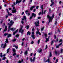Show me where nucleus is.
<instances>
[{
  "mask_svg": "<svg viewBox=\"0 0 63 63\" xmlns=\"http://www.w3.org/2000/svg\"><path fill=\"white\" fill-rule=\"evenodd\" d=\"M36 53H35L34 54V57L32 59L31 58H30V61L31 62H34V61H35V56H36Z\"/></svg>",
  "mask_w": 63,
  "mask_h": 63,
  "instance_id": "1",
  "label": "nucleus"
},
{
  "mask_svg": "<svg viewBox=\"0 0 63 63\" xmlns=\"http://www.w3.org/2000/svg\"><path fill=\"white\" fill-rule=\"evenodd\" d=\"M47 17L49 19V22H50V21L52 20V19H53L52 18V17H50L49 15H47Z\"/></svg>",
  "mask_w": 63,
  "mask_h": 63,
  "instance_id": "2",
  "label": "nucleus"
},
{
  "mask_svg": "<svg viewBox=\"0 0 63 63\" xmlns=\"http://www.w3.org/2000/svg\"><path fill=\"white\" fill-rule=\"evenodd\" d=\"M10 23H11V24L10 25L8 29H10V28H11V26L14 23V22L13 21V20H11V21Z\"/></svg>",
  "mask_w": 63,
  "mask_h": 63,
  "instance_id": "3",
  "label": "nucleus"
},
{
  "mask_svg": "<svg viewBox=\"0 0 63 63\" xmlns=\"http://www.w3.org/2000/svg\"><path fill=\"white\" fill-rule=\"evenodd\" d=\"M36 16V14H34V13H32V16L30 17V19H31L32 18V17H33V16L34 17H35Z\"/></svg>",
  "mask_w": 63,
  "mask_h": 63,
  "instance_id": "4",
  "label": "nucleus"
},
{
  "mask_svg": "<svg viewBox=\"0 0 63 63\" xmlns=\"http://www.w3.org/2000/svg\"><path fill=\"white\" fill-rule=\"evenodd\" d=\"M22 26L21 27L20 29L19 30V32H21V33H22L23 32V31H24V30H22Z\"/></svg>",
  "mask_w": 63,
  "mask_h": 63,
  "instance_id": "5",
  "label": "nucleus"
},
{
  "mask_svg": "<svg viewBox=\"0 0 63 63\" xmlns=\"http://www.w3.org/2000/svg\"><path fill=\"white\" fill-rule=\"evenodd\" d=\"M13 10H12V13H16V9H15V7H13Z\"/></svg>",
  "mask_w": 63,
  "mask_h": 63,
  "instance_id": "6",
  "label": "nucleus"
},
{
  "mask_svg": "<svg viewBox=\"0 0 63 63\" xmlns=\"http://www.w3.org/2000/svg\"><path fill=\"white\" fill-rule=\"evenodd\" d=\"M22 0H20L19 1L18 0H16V4H18V3H20L21 2Z\"/></svg>",
  "mask_w": 63,
  "mask_h": 63,
  "instance_id": "7",
  "label": "nucleus"
},
{
  "mask_svg": "<svg viewBox=\"0 0 63 63\" xmlns=\"http://www.w3.org/2000/svg\"><path fill=\"white\" fill-rule=\"evenodd\" d=\"M62 45V43H61L60 44H59V45L58 46H57L56 47V48H59V46H61Z\"/></svg>",
  "mask_w": 63,
  "mask_h": 63,
  "instance_id": "8",
  "label": "nucleus"
},
{
  "mask_svg": "<svg viewBox=\"0 0 63 63\" xmlns=\"http://www.w3.org/2000/svg\"><path fill=\"white\" fill-rule=\"evenodd\" d=\"M44 11H43V10H42V13L41 12H39V14H38V15L39 16H40V15H43V14H44V12H43Z\"/></svg>",
  "mask_w": 63,
  "mask_h": 63,
  "instance_id": "9",
  "label": "nucleus"
},
{
  "mask_svg": "<svg viewBox=\"0 0 63 63\" xmlns=\"http://www.w3.org/2000/svg\"><path fill=\"white\" fill-rule=\"evenodd\" d=\"M5 29H4L3 31V33H4V32H5L7 31V26H5Z\"/></svg>",
  "mask_w": 63,
  "mask_h": 63,
  "instance_id": "10",
  "label": "nucleus"
},
{
  "mask_svg": "<svg viewBox=\"0 0 63 63\" xmlns=\"http://www.w3.org/2000/svg\"><path fill=\"white\" fill-rule=\"evenodd\" d=\"M37 32H36V34H38V32H39V30H40V29H38V28H37Z\"/></svg>",
  "mask_w": 63,
  "mask_h": 63,
  "instance_id": "11",
  "label": "nucleus"
},
{
  "mask_svg": "<svg viewBox=\"0 0 63 63\" xmlns=\"http://www.w3.org/2000/svg\"><path fill=\"white\" fill-rule=\"evenodd\" d=\"M18 29H17L15 32H14L13 33V34L14 35L16 33H17V31H18Z\"/></svg>",
  "mask_w": 63,
  "mask_h": 63,
  "instance_id": "12",
  "label": "nucleus"
},
{
  "mask_svg": "<svg viewBox=\"0 0 63 63\" xmlns=\"http://www.w3.org/2000/svg\"><path fill=\"white\" fill-rule=\"evenodd\" d=\"M10 30H11L12 31H14L16 29V28H10L9 29Z\"/></svg>",
  "mask_w": 63,
  "mask_h": 63,
  "instance_id": "13",
  "label": "nucleus"
},
{
  "mask_svg": "<svg viewBox=\"0 0 63 63\" xmlns=\"http://www.w3.org/2000/svg\"><path fill=\"white\" fill-rule=\"evenodd\" d=\"M35 8L34 6L30 8V10H31V11H32V10H33V8Z\"/></svg>",
  "mask_w": 63,
  "mask_h": 63,
  "instance_id": "14",
  "label": "nucleus"
},
{
  "mask_svg": "<svg viewBox=\"0 0 63 63\" xmlns=\"http://www.w3.org/2000/svg\"><path fill=\"white\" fill-rule=\"evenodd\" d=\"M31 37L33 38V39H35V35H31Z\"/></svg>",
  "mask_w": 63,
  "mask_h": 63,
  "instance_id": "15",
  "label": "nucleus"
},
{
  "mask_svg": "<svg viewBox=\"0 0 63 63\" xmlns=\"http://www.w3.org/2000/svg\"><path fill=\"white\" fill-rule=\"evenodd\" d=\"M50 7H52L54 5V2H51V3L50 4Z\"/></svg>",
  "mask_w": 63,
  "mask_h": 63,
  "instance_id": "16",
  "label": "nucleus"
},
{
  "mask_svg": "<svg viewBox=\"0 0 63 63\" xmlns=\"http://www.w3.org/2000/svg\"><path fill=\"white\" fill-rule=\"evenodd\" d=\"M23 17L24 18H22V20H24V19H26L25 16H24Z\"/></svg>",
  "mask_w": 63,
  "mask_h": 63,
  "instance_id": "17",
  "label": "nucleus"
},
{
  "mask_svg": "<svg viewBox=\"0 0 63 63\" xmlns=\"http://www.w3.org/2000/svg\"><path fill=\"white\" fill-rule=\"evenodd\" d=\"M11 34H8V36L7 37V38H9V37H10L11 36Z\"/></svg>",
  "mask_w": 63,
  "mask_h": 63,
  "instance_id": "18",
  "label": "nucleus"
},
{
  "mask_svg": "<svg viewBox=\"0 0 63 63\" xmlns=\"http://www.w3.org/2000/svg\"><path fill=\"white\" fill-rule=\"evenodd\" d=\"M34 24H35L36 26H39V24H37V22H34Z\"/></svg>",
  "mask_w": 63,
  "mask_h": 63,
  "instance_id": "19",
  "label": "nucleus"
},
{
  "mask_svg": "<svg viewBox=\"0 0 63 63\" xmlns=\"http://www.w3.org/2000/svg\"><path fill=\"white\" fill-rule=\"evenodd\" d=\"M48 62V63H49V62H50V61L49 60V59H48L46 61V62Z\"/></svg>",
  "mask_w": 63,
  "mask_h": 63,
  "instance_id": "20",
  "label": "nucleus"
},
{
  "mask_svg": "<svg viewBox=\"0 0 63 63\" xmlns=\"http://www.w3.org/2000/svg\"><path fill=\"white\" fill-rule=\"evenodd\" d=\"M27 52L28 51L27 50H26L25 52L24 53V54L25 55H26V54H27Z\"/></svg>",
  "mask_w": 63,
  "mask_h": 63,
  "instance_id": "21",
  "label": "nucleus"
},
{
  "mask_svg": "<svg viewBox=\"0 0 63 63\" xmlns=\"http://www.w3.org/2000/svg\"><path fill=\"white\" fill-rule=\"evenodd\" d=\"M42 51V49H40V50L38 51V52L39 53H40Z\"/></svg>",
  "mask_w": 63,
  "mask_h": 63,
  "instance_id": "22",
  "label": "nucleus"
},
{
  "mask_svg": "<svg viewBox=\"0 0 63 63\" xmlns=\"http://www.w3.org/2000/svg\"><path fill=\"white\" fill-rule=\"evenodd\" d=\"M21 61L22 62L20 61H19L18 62V63H21V62H23V59H22V60H21Z\"/></svg>",
  "mask_w": 63,
  "mask_h": 63,
  "instance_id": "23",
  "label": "nucleus"
},
{
  "mask_svg": "<svg viewBox=\"0 0 63 63\" xmlns=\"http://www.w3.org/2000/svg\"><path fill=\"white\" fill-rule=\"evenodd\" d=\"M30 32L29 31H28L27 32V35H30Z\"/></svg>",
  "mask_w": 63,
  "mask_h": 63,
  "instance_id": "24",
  "label": "nucleus"
},
{
  "mask_svg": "<svg viewBox=\"0 0 63 63\" xmlns=\"http://www.w3.org/2000/svg\"><path fill=\"white\" fill-rule=\"evenodd\" d=\"M49 41V40H48V38H46V41H45V42L46 43H47V41Z\"/></svg>",
  "mask_w": 63,
  "mask_h": 63,
  "instance_id": "25",
  "label": "nucleus"
},
{
  "mask_svg": "<svg viewBox=\"0 0 63 63\" xmlns=\"http://www.w3.org/2000/svg\"><path fill=\"white\" fill-rule=\"evenodd\" d=\"M8 39H6V41H5V42L6 43H8Z\"/></svg>",
  "mask_w": 63,
  "mask_h": 63,
  "instance_id": "26",
  "label": "nucleus"
},
{
  "mask_svg": "<svg viewBox=\"0 0 63 63\" xmlns=\"http://www.w3.org/2000/svg\"><path fill=\"white\" fill-rule=\"evenodd\" d=\"M52 56V54L51 52H50V54H49V57H51Z\"/></svg>",
  "mask_w": 63,
  "mask_h": 63,
  "instance_id": "27",
  "label": "nucleus"
},
{
  "mask_svg": "<svg viewBox=\"0 0 63 63\" xmlns=\"http://www.w3.org/2000/svg\"><path fill=\"white\" fill-rule=\"evenodd\" d=\"M13 51L14 52H16V49H15L13 48Z\"/></svg>",
  "mask_w": 63,
  "mask_h": 63,
  "instance_id": "28",
  "label": "nucleus"
},
{
  "mask_svg": "<svg viewBox=\"0 0 63 63\" xmlns=\"http://www.w3.org/2000/svg\"><path fill=\"white\" fill-rule=\"evenodd\" d=\"M47 48V45H46V48L45 49V50H46Z\"/></svg>",
  "mask_w": 63,
  "mask_h": 63,
  "instance_id": "29",
  "label": "nucleus"
},
{
  "mask_svg": "<svg viewBox=\"0 0 63 63\" xmlns=\"http://www.w3.org/2000/svg\"><path fill=\"white\" fill-rule=\"evenodd\" d=\"M10 49V48H8L7 50V53H9V50Z\"/></svg>",
  "mask_w": 63,
  "mask_h": 63,
  "instance_id": "30",
  "label": "nucleus"
},
{
  "mask_svg": "<svg viewBox=\"0 0 63 63\" xmlns=\"http://www.w3.org/2000/svg\"><path fill=\"white\" fill-rule=\"evenodd\" d=\"M43 6H44V5H43L41 6V9H42V10L43 9Z\"/></svg>",
  "mask_w": 63,
  "mask_h": 63,
  "instance_id": "31",
  "label": "nucleus"
},
{
  "mask_svg": "<svg viewBox=\"0 0 63 63\" xmlns=\"http://www.w3.org/2000/svg\"><path fill=\"white\" fill-rule=\"evenodd\" d=\"M26 13V15L28 14V10H27L25 11Z\"/></svg>",
  "mask_w": 63,
  "mask_h": 63,
  "instance_id": "32",
  "label": "nucleus"
},
{
  "mask_svg": "<svg viewBox=\"0 0 63 63\" xmlns=\"http://www.w3.org/2000/svg\"><path fill=\"white\" fill-rule=\"evenodd\" d=\"M16 39H14L13 40H12V41H13V42H15V41H16Z\"/></svg>",
  "mask_w": 63,
  "mask_h": 63,
  "instance_id": "33",
  "label": "nucleus"
},
{
  "mask_svg": "<svg viewBox=\"0 0 63 63\" xmlns=\"http://www.w3.org/2000/svg\"><path fill=\"white\" fill-rule=\"evenodd\" d=\"M6 46V43H5L4 44V46H3V48H5V47Z\"/></svg>",
  "mask_w": 63,
  "mask_h": 63,
  "instance_id": "34",
  "label": "nucleus"
},
{
  "mask_svg": "<svg viewBox=\"0 0 63 63\" xmlns=\"http://www.w3.org/2000/svg\"><path fill=\"white\" fill-rule=\"evenodd\" d=\"M44 27H43V28H42L41 29V31H43V30H44Z\"/></svg>",
  "mask_w": 63,
  "mask_h": 63,
  "instance_id": "35",
  "label": "nucleus"
},
{
  "mask_svg": "<svg viewBox=\"0 0 63 63\" xmlns=\"http://www.w3.org/2000/svg\"><path fill=\"white\" fill-rule=\"evenodd\" d=\"M26 27L27 29H28L29 28V26H26Z\"/></svg>",
  "mask_w": 63,
  "mask_h": 63,
  "instance_id": "36",
  "label": "nucleus"
},
{
  "mask_svg": "<svg viewBox=\"0 0 63 63\" xmlns=\"http://www.w3.org/2000/svg\"><path fill=\"white\" fill-rule=\"evenodd\" d=\"M45 36V38H46L47 37V34H45L44 35Z\"/></svg>",
  "mask_w": 63,
  "mask_h": 63,
  "instance_id": "37",
  "label": "nucleus"
},
{
  "mask_svg": "<svg viewBox=\"0 0 63 63\" xmlns=\"http://www.w3.org/2000/svg\"><path fill=\"white\" fill-rule=\"evenodd\" d=\"M15 47H16V49H17L18 48V46H15Z\"/></svg>",
  "mask_w": 63,
  "mask_h": 63,
  "instance_id": "38",
  "label": "nucleus"
},
{
  "mask_svg": "<svg viewBox=\"0 0 63 63\" xmlns=\"http://www.w3.org/2000/svg\"><path fill=\"white\" fill-rule=\"evenodd\" d=\"M63 51V49H61V53H62Z\"/></svg>",
  "mask_w": 63,
  "mask_h": 63,
  "instance_id": "39",
  "label": "nucleus"
},
{
  "mask_svg": "<svg viewBox=\"0 0 63 63\" xmlns=\"http://www.w3.org/2000/svg\"><path fill=\"white\" fill-rule=\"evenodd\" d=\"M56 21H55V24H57V22L56 21V20L57 19H56Z\"/></svg>",
  "mask_w": 63,
  "mask_h": 63,
  "instance_id": "40",
  "label": "nucleus"
},
{
  "mask_svg": "<svg viewBox=\"0 0 63 63\" xmlns=\"http://www.w3.org/2000/svg\"><path fill=\"white\" fill-rule=\"evenodd\" d=\"M3 56H2V53H0V57H3Z\"/></svg>",
  "mask_w": 63,
  "mask_h": 63,
  "instance_id": "41",
  "label": "nucleus"
},
{
  "mask_svg": "<svg viewBox=\"0 0 63 63\" xmlns=\"http://www.w3.org/2000/svg\"><path fill=\"white\" fill-rule=\"evenodd\" d=\"M40 40H39L37 42V43L38 44H39V43H40Z\"/></svg>",
  "mask_w": 63,
  "mask_h": 63,
  "instance_id": "42",
  "label": "nucleus"
},
{
  "mask_svg": "<svg viewBox=\"0 0 63 63\" xmlns=\"http://www.w3.org/2000/svg\"><path fill=\"white\" fill-rule=\"evenodd\" d=\"M53 41H52L51 42V45H52V44H53Z\"/></svg>",
  "mask_w": 63,
  "mask_h": 63,
  "instance_id": "43",
  "label": "nucleus"
},
{
  "mask_svg": "<svg viewBox=\"0 0 63 63\" xmlns=\"http://www.w3.org/2000/svg\"><path fill=\"white\" fill-rule=\"evenodd\" d=\"M32 35H34V32H32Z\"/></svg>",
  "mask_w": 63,
  "mask_h": 63,
  "instance_id": "44",
  "label": "nucleus"
},
{
  "mask_svg": "<svg viewBox=\"0 0 63 63\" xmlns=\"http://www.w3.org/2000/svg\"><path fill=\"white\" fill-rule=\"evenodd\" d=\"M55 53L56 54H57V52L56 51H55Z\"/></svg>",
  "mask_w": 63,
  "mask_h": 63,
  "instance_id": "45",
  "label": "nucleus"
},
{
  "mask_svg": "<svg viewBox=\"0 0 63 63\" xmlns=\"http://www.w3.org/2000/svg\"><path fill=\"white\" fill-rule=\"evenodd\" d=\"M21 23H22V24H23V23H24V22H23V21H21Z\"/></svg>",
  "mask_w": 63,
  "mask_h": 63,
  "instance_id": "46",
  "label": "nucleus"
},
{
  "mask_svg": "<svg viewBox=\"0 0 63 63\" xmlns=\"http://www.w3.org/2000/svg\"><path fill=\"white\" fill-rule=\"evenodd\" d=\"M8 35V33H5L4 34V35L5 36H6V35Z\"/></svg>",
  "mask_w": 63,
  "mask_h": 63,
  "instance_id": "47",
  "label": "nucleus"
},
{
  "mask_svg": "<svg viewBox=\"0 0 63 63\" xmlns=\"http://www.w3.org/2000/svg\"><path fill=\"white\" fill-rule=\"evenodd\" d=\"M54 1V0H51V3L52 2Z\"/></svg>",
  "mask_w": 63,
  "mask_h": 63,
  "instance_id": "48",
  "label": "nucleus"
},
{
  "mask_svg": "<svg viewBox=\"0 0 63 63\" xmlns=\"http://www.w3.org/2000/svg\"><path fill=\"white\" fill-rule=\"evenodd\" d=\"M5 59H6V57H3V58L2 60H5Z\"/></svg>",
  "mask_w": 63,
  "mask_h": 63,
  "instance_id": "49",
  "label": "nucleus"
},
{
  "mask_svg": "<svg viewBox=\"0 0 63 63\" xmlns=\"http://www.w3.org/2000/svg\"><path fill=\"white\" fill-rule=\"evenodd\" d=\"M15 55H16V53H14L13 54V56H15Z\"/></svg>",
  "mask_w": 63,
  "mask_h": 63,
  "instance_id": "50",
  "label": "nucleus"
},
{
  "mask_svg": "<svg viewBox=\"0 0 63 63\" xmlns=\"http://www.w3.org/2000/svg\"><path fill=\"white\" fill-rule=\"evenodd\" d=\"M62 42V40L61 39L60 40V41H59V42Z\"/></svg>",
  "mask_w": 63,
  "mask_h": 63,
  "instance_id": "51",
  "label": "nucleus"
},
{
  "mask_svg": "<svg viewBox=\"0 0 63 63\" xmlns=\"http://www.w3.org/2000/svg\"><path fill=\"white\" fill-rule=\"evenodd\" d=\"M19 36V35L18 34H17L16 35V37H18Z\"/></svg>",
  "mask_w": 63,
  "mask_h": 63,
  "instance_id": "52",
  "label": "nucleus"
},
{
  "mask_svg": "<svg viewBox=\"0 0 63 63\" xmlns=\"http://www.w3.org/2000/svg\"><path fill=\"white\" fill-rule=\"evenodd\" d=\"M38 8H39V6H36V9H38Z\"/></svg>",
  "mask_w": 63,
  "mask_h": 63,
  "instance_id": "53",
  "label": "nucleus"
},
{
  "mask_svg": "<svg viewBox=\"0 0 63 63\" xmlns=\"http://www.w3.org/2000/svg\"><path fill=\"white\" fill-rule=\"evenodd\" d=\"M31 44H34V42L33 41H32L31 42Z\"/></svg>",
  "mask_w": 63,
  "mask_h": 63,
  "instance_id": "54",
  "label": "nucleus"
},
{
  "mask_svg": "<svg viewBox=\"0 0 63 63\" xmlns=\"http://www.w3.org/2000/svg\"><path fill=\"white\" fill-rule=\"evenodd\" d=\"M7 12H8V14H10L9 12H8V9L7 10Z\"/></svg>",
  "mask_w": 63,
  "mask_h": 63,
  "instance_id": "55",
  "label": "nucleus"
},
{
  "mask_svg": "<svg viewBox=\"0 0 63 63\" xmlns=\"http://www.w3.org/2000/svg\"><path fill=\"white\" fill-rule=\"evenodd\" d=\"M38 33V34L39 35H41V33L39 32Z\"/></svg>",
  "mask_w": 63,
  "mask_h": 63,
  "instance_id": "56",
  "label": "nucleus"
},
{
  "mask_svg": "<svg viewBox=\"0 0 63 63\" xmlns=\"http://www.w3.org/2000/svg\"><path fill=\"white\" fill-rule=\"evenodd\" d=\"M25 40V38H24L23 39H22V41H24V40Z\"/></svg>",
  "mask_w": 63,
  "mask_h": 63,
  "instance_id": "57",
  "label": "nucleus"
},
{
  "mask_svg": "<svg viewBox=\"0 0 63 63\" xmlns=\"http://www.w3.org/2000/svg\"><path fill=\"white\" fill-rule=\"evenodd\" d=\"M46 10H45L44 12L43 13V14H45V13H46Z\"/></svg>",
  "mask_w": 63,
  "mask_h": 63,
  "instance_id": "58",
  "label": "nucleus"
},
{
  "mask_svg": "<svg viewBox=\"0 0 63 63\" xmlns=\"http://www.w3.org/2000/svg\"><path fill=\"white\" fill-rule=\"evenodd\" d=\"M54 39H56V36H55V35H54Z\"/></svg>",
  "mask_w": 63,
  "mask_h": 63,
  "instance_id": "59",
  "label": "nucleus"
},
{
  "mask_svg": "<svg viewBox=\"0 0 63 63\" xmlns=\"http://www.w3.org/2000/svg\"><path fill=\"white\" fill-rule=\"evenodd\" d=\"M23 44H24V43L22 42V43L21 45L22 46H23Z\"/></svg>",
  "mask_w": 63,
  "mask_h": 63,
  "instance_id": "60",
  "label": "nucleus"
},
{
  "mask_svg": "<svg viewBox=\"0 0 63 63\" xmlns=\"http://www.w3.org/2000/svg\"><path fill=\"white\" fill-rule=\"evenodd\" d=\"M41 18L40 17H38V19H40V18Z\"/></svg>",
  "mask_w": 63,
  "mask_h": 63,
  "instance_id": "61",
  "label": "nucleus"
},
{
  "mask_svg": "<svg viewBox=\"0 0 63 63\" xmlns=\"http://www.w3.org/2000/svg\"><path fill=\"white\" fill-rule=\"evenodd\" d=\"M24 14V12H23L22 13V15H23Z\"/></svg>",
  "mask_w": 63,
  "mask_h": 63,
  "instance_id": "62",
  "label": "nucleus"
},
{
  "mask_svg": "<svg viewBox=\"0 0 63 63\" xmlns=\"http://www.w3.org/2000/svg\"><path fill=\"white\" fill-rule=\"evenodd\" d=\"M30 15V13H28V16H29Z\"/></svg>",
  "mask_w": 63,
  "mask_h": 63,
  "instance_id": "63",
  "label": "nucleus"
},
{
  "mask_svg": "<svg viewBox=\"0 0 63 63\" xmlns=\"http://www.w3.org/2000/svg\"><path fill=\"white\" fill-rule=\"evenodd\" d=\"M61 15V13H60L59 14V16H60Z\"/></svg>",
  "mask_w": 63,
  "mask_h": 63,
  "instance_id": "64",
  "label": "nucleus"
}]
</instances>
